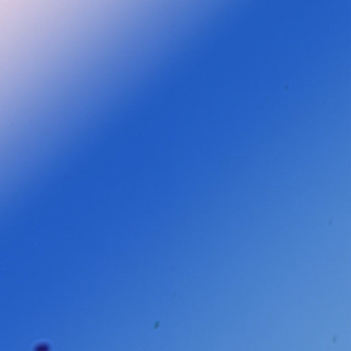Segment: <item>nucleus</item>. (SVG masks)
<instances>
[{"mask_svg": "<svg viewBox=\"0 0 351 351\" xmlns=\"http://www.w3.org/2000/svg\"><path fill=\"white\" fill-rule=\"evenodd\" d=\"M49 346L47 344H41L37 346L36 351H48Z\"/></svg>", "mask_w": 351, "mask_h": 351, "instance_id": "f257e3e1", "label": "nucleus"}]
</instances>
